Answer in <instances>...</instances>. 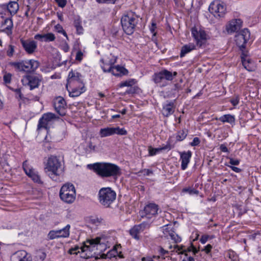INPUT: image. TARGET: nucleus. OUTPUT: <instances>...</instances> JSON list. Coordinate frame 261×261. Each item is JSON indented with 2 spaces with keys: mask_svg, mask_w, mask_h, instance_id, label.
<instances>
[{
  "mask_svg": "<svg viewBox=\"0 0 261 261\" xmlns=\"http://www.w3.org/2000/svg\"><path fill=\"white\" fill-rule=\"evenodd\" d=\"M44 170L53 180L60 181V176L63 173V170L61 163L56 156L51 155L48 158Z\"/></svg>",
  "mask_w": 261,
  "mask_h": 261,
  "instance_id": "nucleus-3",
  "label": "nucleus"
},
{
  "mask_svg": "<svg viewBox=\"0 0 261 261\" xmlns=\"http://www.w3.org/2000/svg\"><path fill=\"white\" fill-rule=\"evenodd\" d=\"M70 228V225L68 224L62 229L57 230H50L48 233V238L49 240H54L59 238L68 237Z\"/></svg>",
  "mask_w": 261,
  "mask_h": 261,
  "instance_id": "nucleus-15",
  "label": "nucleus"
},
{
  "mask_svg": "<svg viewBox=\"0 0 261 261\" xmlns=\"http://www.w3.org/2000/svg\"><path fill=\"white\" fill-rule=\"evenodd\" d=\"M55 29L58 33L62 34L65 37H66L67 39H68L67 34L61 25L60 24H57L55 26Z\"/></svg>",
  "mask_w": 261,
  "mask_h": 261,
  "instance_id": "nucleus-43",
  "label": "nucleus"
},
{
  "mask_svg": "<svg viewBox=\"0 0 261 261\" xmlns=\"http://www.w3.org/2000/svg\"><path fill=\"white\" fill-rule=\"evenodd\" d=\"M176 75L177 72L175 71L173 73H172L171 72L165 69L158 73L155 74L154 81L155 82L158 80H163L172 81L173 80V77L176 76Z\"/></svg>",
  "mask_w": 261,
  "mask_h": 261,
  "instance_id": "nucleus-19",
  "label": "nucleus"
},
{
  "mask_svg": "<svg viewBox=\"0 0 261 261\" xmlns=\"http://www.w3.org/2000/svg\"><path fill=\"white\" fill-rule=\"evenodd\" d=\"M200 142V139L198 137H195L193 139V141L190 143V145L192 146H197L199 144Z\"/></svg>",
  "mask_w": 261,
  "mask_h": 261,
  "instance_id": "nucleus-51",
  "label": "nucleus"
},
{
  "mask_svg": "<svg viewBox=\"0 0 261 261\" xmlns=\"http://www.w3.org/2000/svg\"><path fill=\"white\" fill-rule=\"evenodd\" d=\"M220 150L222 152H227V153L229 152V150H228L227 147L224 144H222L220 145Z\"/></svg>",
  "mask_w": 261,
  "mask_h": 261,
  "instance_id": "nucleus-54",
  "label": "nucleus"
},
{
  "mask_svg": "<svg viewBox=\"0 0 261 261\" xmlns=\"http://www.w3.org/2000/svg\"><path fill=\"white\" fill-rule=\"evenodd\" d=\"M187 135V131L186 130H179L176 135V140L178 141H182L185 139Z\"/></svg>",
  "mask_w": 261,
  "mask_h": 261,
  "instance_id": "nucleus-38",
  "label": "nucleus"
},
{
  "mask_svg": "<svg viewBox=\"0 0 261 261\" xmlns=\"http://www.w3.org/2000/svg\"><path fill=\"white\" fill-rule=\"evenodd\" d=\"M66 102L63 97L58 96L56 97L54 100V108L60 116H63L66 113Z\"/></svg>",
  "mask_w": 261,
  "mask_h": 261,
  "instance_id": "nucleus-13",
  "label": "nucleus"
},
{
  "mask_svg": "<svg viewBox=\"0 0 261 261\" xmlns=\"http://www.w3.org/2000/svg\"><path fill=\"white\" fill-rule=\"evenodd\" d=\"M241 58L242 64L246 70L249 71L254 70V64L248 57L247 53L243 51L241 55Z\"/></svg>",
  "mask_w": 261,
  "mask_h": 261,
  "instance_id": "nucleus-18",
  "label": "nucleus"
},
{
  "mask_svg": "<svg viewBox=\"0 0 261 261\" xmlns=\"http://www.w3.org/2000/svg\"><path fill=\"white\" fill-rule=\"evenodd\" d=\"M12 74L10 73H6L3 77L4 82H11L12 78Z\"/></svg>",
  "mask_w": 261,
  "mask_h": 261,
  "instance_id": "nucleus-50",
  "label": "nucleus"
},
{
  "mask_svg": "<svg viewBox=\"0 0 261 261\" xmlns=\"http://www.w3.org/2000/svg\"><path fill=\"white\" fill-rule=\"evenodd\" d=\"M239 99L238 97H236L230 99V102L233 106H236L239 103Z\"/></svg>",
  "mask_w": 261,
  "mask_h": 261,
  "instance_id": "nucleus-55",
  "label": "nucleus"
},
{
  "mask_svg": "<svg viewBox=\"0 0 261 261\" xmlns=\"http://www.w3.org/2000/svg\"><path fill=\"white\" fill-rule=\"evenodd\" d=\"M212 248V246L210 244L207 245L204 248L203 250L206 253H208L210 252L211 249Z\"/></svg>",
  "mask_w": 261,
  "mask_h": 261,
  "instance_id": "nucleus-57",
  "label": "nucleus"
},
{
  "mask_svg": "<svg viewBox=\"0 0 261 261\" xmlns=\"http://www.w3.org/2000/svg\"><path fill=\"white\" fill-rule=\"evenodd\" d=\"M229 163L232 165H238L240 164V161L238 159H234L233 158H229Z\"/></svg>",
  "mask_w": 261,
  "mask_h": 261,
  "instance_id": "nucleus-53",
  "label": "nucleus"
},
{
  "mask_svg": "<svg viewBox=\"0 0 261 261\" xmlns=\"http://www.w3.org/2000/svg\"><path fill=\"white\" fill-rule=\"evenodd\" d=\"M60 197L66 203H72L75 198V190L73 185L70 184L63 185L60 191Z\"/></svg>",
  "mask_w": 261,
  "mask_h": 261,
  "instance_id": "nucleus-6",
  "label": "nucleus"
},
{
  "mask_svg": "<svg viewBox=\"0 0 261 261\" xmlns=\"http://www.w3.org/2000/svg\"><path fill=\"white\" fill-rule=\"evenodd\" d=\"M23 169L26 174L32 178V179L35 182L38 184H42L40 176L38 173L34 169L31 168L29 166L27 162L25 161L23 163Z\"/></svg>",
  "mask_w": 261,
  "mask_h": 261,
  "instance_id": "nucleus-16",
  "label": "nucleus"
},
{
  "mask_svg": "<svg viewBox=\"0 0 261 261\" xmlns=\"http://www.w3.org/2000/svg\"><path fill=\"white\" fill-rule=\"evenodd\" d=\"M21 44L28 54L34 53L37 47V42L34 40L20 39Z\"/></svg>",
  "mask_w": 261,
  "mask_h": 261,
  "instance_id": "nucleus-17",
  "label": "nucleus"
},
{
  "mask_svg": "<svg viewBox=\"0 0 261 261\" xmlns=\"http://www.w3.org/2000/svg\"><path fill=\"white\" fill-rule=\"evenodd\" d=\"M55 118V115L53 113H48L44 114L39 120L38 125V128H47L49 122Z\"/></svg>",
  "mask_w": 261,
  "mask_h": 261,
  "instance_id": "nucleus-20",
  "label": "nucleus"
},
{
  "mask_svg": "<svg viewBox=\"0 0 261 261\" xmlns=\"http://www.w3.org/2000/svg\"><path fill=\"white\" fill-rule=\"evenodd\" d=\"M195 48V46L194 44L189 43L184 45L181 49L180 53V57L181 58L184 57L186 54L191 52L192 50Z\"/></svg>",
  "mask_w": 261,
  "mask_h": 261,
  "instance_id": "nucleus-30",
  "label": "nucleus"
},
{
  "mask_svg": "<svg viewBox=\"0 0 261 261\" xmlns=\"http://www.w3.org/2000/svg\"><path fill=\"white\" fill-rule=\"evenodd\" d=\"M44 34H38L35 36L34 38L37 40H39L41 41H44Z\"/></svg>",
  "mask_w": 261,
  "mask_h": 261,
  "instance_id": "nucleus-56",
  "label": "nucleus"
},
{
  "mask_svg": "<svg viewBox=\"0 0 261 261\" xmlns=\"http://www.w3.org/2000/svg\"><path fill=\"white\" fill-rule=\"evenodd\" d=\"M174 109L175 106L174 102L170 101L163 106L162 114L164 116L168 117L174 113Z\"/></svg>",
  "mask_w": 261,
  "mask_h": 261,
  "instance_id": "nucleus-26",
  "label": "nucleus"
},
{
  "mask_svg": "<svg viewBox=\"0 0 261 261\" xmlns=\"http://www.w3.org/2000/svg\"><path fill=\"white\" fill-rule=\"evenodd\" d=\"M156 23L153 21H152L151 25L150 27V31L152 34V40L154 42L156 41V38H155L156 32L155 31V30L156 28Z\"/></svg>",
  "mask_w": 261,
  "mask_h": 261,
  "instance_id": "nucleus-39",
  "label": "nucleus"
},
{
  "mask_svg": "<svg viewBox=\"0 0 261 261\" xmlns=\"http://www.w3.org/2000/svg\"><path fill=\"white\" fill-rule=\"evenodd\" d=\"M191 32L192 36L198 46L201 47L205 44L206 40V34L204 30L194 27L192 29Z\"/></svg>",
  "mask_w": 261,
  "mask_h": 261,
  "instance_id": "nucleus-12",
  "label": "nucleus"
},
{
  "mask_svg": "<svg viewBox=\"0 0 261 261\" xmlns=\"http://www.w3.org/2000/svg\"><path fill=\"white\" fill-rule=\"evenodd\" d=\"M142 232L137 225H135L129 230V233L133 238L137 240L140 239L139 234Z\"/></svg>",
  "mask_w": 261,
  "mask_h": 261,
  "instance_id": "nucleus-32",
  "label": "nucleus"
},
{
  "mask_svg": "<svg viewBox=\"0 0 261 261\" xmlns=\"http://www.w3.org/2000/svg\"><path fill=\"white\" fill-rule=\"evenodd\" d=\"M182 192H184V193L188 192L191 195H192V194L198 195L199 194V191L198 190L194 189H192L191 188H184L182 190Z\"/></svg>",
  "mask_w": 261,
  "mask_h": 261,
  "instance_id": "nucleus-42",
  "label": "nucleus"
},
{
  "mask_svg": "<svg viewBox=\"0 0 261 261\" xmlns=\"http://www.w3.org/2000/svg\"><path fill=\"white\" fill-rule=\"evenodd\" d=\"M163 232L165 237L168 238V237H170L174 231L172 230L171 225H167L164 226Z\"/></svg>",
  "mask_w": 261,
  "mask_h": 261,
  "instance_id": "nucleus-37",
  "label": "nucleus"
},
{
  "mask_svg": "<svg viewBox=\"0 0 261 261\" xmlns=\"http://www.w3.org/2000/svg\"><path fill=\"white\" fill-rule=\"evenodd\" d=\"M227 166L229 167H230L233 171H234L237 173H239L242 171V170L239 168H238V167H236L234 166H229V165H227Z\"/></svg>",
  "mask_w": 261,
  "mask_h": 261,
  "instance_id": "nucleus-59",
  "label": "nucleus"
},
{
  "mask_svg": "<svg viewBox=\"0 0 261 261\" xmlns=\"http://www.w3.org/2000/svg\"><path fill=\"white\" fill-rule=\"evenodd\" d=\"M24 86L28 87L30 90H32L35 88H38L39 84L38 83H25Z\"/></svg>",
  "mask_w": 261,
  "mask_h": 261,
  "instance_id": "nucleus-45",
  "label": "nucleus"
},
{
  "mask_svg": "<svg viewBox=\"0 0 261 261\" xmlns=\"http://www.w3.org/2000/svg\"><path fill=\"white\" fill-rule=\"evenodd\" d=\"M137 23V19L134 13L132 12L125 13L121 17L122 29L127 35H130L133 34Z\"/></svg>",
  "mask_w": 261,
  "mask_h": 261,
  "instance_id": "nucleus-4",
  "label": "nucleus"
},
{
  "mask_svg": "<svg viewBox=\"0 0 261 261\" xmlns=\"http://www.w3.org/2000/svg\"><path fill=\"white\" fill-rule=\"evenodd\" d=\"M159 210L158 205L154 203H149L144 209L139 212L141 218L151 219L157 215Z\"/></svg>",
  "mask_w": 261,
  "mask_h": 261,
  "instance_id": "nucleus-9",
  "label": "nucleus"
},
{
  "mask_svg": "<svg viewBox=\"0 0 261 261\" xmlns=\"http://www.w3.org/2000/svg\"><path fill=\"white\" fill-rule=\"evenodd\" d=\"M101 137H105L114 135V127H106L101 128L100 130Z\"/></svg>",
  "mask_w": 261,
  "mask_h": 261,
  "instance_id": "nucleus-33",
  "label": "nucleus"
},
{
  "mask_svg": "<svg viewBox=\"0 0 261 261\" xmlns=\"http://www.w3.org/2000/svg\"><path fill=\"white\" fill-rule=\"evenodd\" d=\"M55 1L58 4V6L60 7H61V8H64L67 4L66 0H55Z\"/></svg>",
  "mask_w": 261,
  "mask_h": 261,
  "instance_id": "nucleus-49",
  "label": "nucleus"
},
{
  "mask_svg": "<svg viewBox=\"0 0 261 261\" xmlns=\"http://www.w3.org/2000/svg\"><path fill=\"white\" fill-rule=\"evenodd\" d=\"M66 88L71 97H77L85 92L86 88L83 83H67Z\"/></svg>",
  "mask_w": 261,
  "mask_h": 261,
  "instance_id": "nucleus-7",
  "label": "nucleus"
},
{
  "mask_svg": "<svg viewBox=\"0 0 261 261\" xmlns=\"http://www.w3.org/2000/svg\"><path fill=\"white\" fill-rule=\"evenodd\" d=\"M101 238L97 237L95 239H92L87 241V243L89 244V245H85L81 248L82 254L81 257L83 258H89L90 257V255L87 254H83V253L87 250L92 251L94 250V248L97 247L98 245H101L100 243Z\"/></svg>",
  "mask_w": 261,
  "mask_h": 261,
  "instance_id": "nucleus-10",
  "label": "nucleus"
},
{
  "mask_svg": "<svg viewBox=\"0 0 261 261\" xmlns=\"http://www.w3.org/2000/svg\"><path fill=\"white\" fill-rule=\"evenodd\" d=\"M12 261H32L27 252L24 250H19L15 252L12 257Z\"/></svg>",
  "mask_w": 261,
  "mask_h": 261,
  "instance_id": "nucleus-23",
  "label": "nucleus"
},
{
  "mask_svg": "<svg viewBox=\"0 0 261 261\" xmlns=\"http://www.w3.org/2000/svg\"><path fill=\"white\" fill-rule=\"evenodd\" d=\"M160 252L161 254V255H164L166 254H167L168 252V251H166L165 249H164L163 248H161L160 249Z\"/></svg>",
  "mask_w": 261,
  "mask_h": 261,
  "instance_id": "nucleus-63",
  "label": "nucleus"
},
{
  "mask_svg": "<svg viewBox=\"0 0 261 261\" xmlns=\"http://www.w3.org/2000/svg\"><path fill=\"white\" fill-rule=\"evenodd\" d=\"M208 9L210 12L215 17H223L226 12L225 5L220 2L211 3Z\"/></svg>",
  "mask_w": 261,
  "mask_h": 261,
  "instance_id": "nucleus-11",
  "label": "nucleus"
},
{
  "mask_svg": "<svg viewBox=\"0 0 261 261\" xmlns=\"http://www.w3.org/2000/svg\"><path fill=\"white\" fill-rule=\"evenodd\" d=\"M7 9L11 15H14L19 9V5L16 2H10L7 5Z\"/></svg>",
  "mask_w": 261,
  "mask_h": 261,
  "instance_id": "nucleus-31",
  "label": "nucleus"
},
{
  "mask_svg": "<svg viewBox=\"0 0 261 261\" xmlns=\"http://www.w3.org/2000/svg\"><path fill=\"white\" fill-rule=\"evenodd\" d=\"M89 148L91 150H95L96 149V146L94 145H93L92 143L91 142H90L89 143Z\"/></svg>",
  "mask_w": 261,
  "mask_h": 261,
  "instance_id": "nucleus-62",
  "label": "nucleus"
},
{
  "mask_svg": "<svg viewBox=\"0 0 261 261\" xmlns=\"http://www.w3.org/2000/svg\"><path fill=\"white\" fill-rule=\"evenodd\" d=\"M14 52V46L10 45L9 46V49L7 50V54L9 57H12Z\"/></svg>",
  "mask_w": 261,
  "mask_h": 261,
  "instance_id": "nucleus-47",
  "label": "nucleus"
},
{
  "mask_svg": "<svg viewBox=\"0 0 261 261\" xmlns=\"http://www.w3.org/2000/svg\"><path fill=\"white\" fill-rule=\"evenodd\" d=\"M110 72L116 76H121L126 75L128 73V70L123 66L117 65L113 66Z\"/></svg>",
  "mask_w": 261,
  "mask_h": 261,
  "instance_id": "nucleus-25",
  "label": "nucleus"
},
{
  "mask_svg": "<svg viewBox=\"0 0 261 261\" xmlns=\"http://www.w3.org/2000/svg\"><path fill=\"white\" fill-rule=\"evenodd\" d=\"M170 238L174 241L175 243H178L180 242L181 240V238L178 236L177 234L175 233V232H173V233L171 235L170 237Z\"/></svg>",
  "mask_w": 261,
  "mask_h": 261,
  "instance_id": "nucleus-46",
  "label": "nucleus"
},
{
  "mask_svg": "<svg viewBox=\"0 0 261 261\" xmlns=\"http://www.w3.org/2000/svg\"><path fill=\"white\" fill-rule=\"evenodd\" d=\"M192 251V248L191 247V246L187 248V250H184L182 252H181L180 253L184 254L185 253V254L186 256H188V254L186 253L187 252H191Z\"/></svg>",
  "mask_w": 261,
  "mask_h": 261,
  "instance_id": "nucleus-61",
  "label": "nucleus"
},
{
  "mask_svg": "<svg viewBox=\"0 0 261 261\" xmlns=\"http://www.w3.org/2000/svg\"><path fill=\"white\" fill-rule=\"evenodd\" d=\"M250 33L248 29H244L235 36L237 45L241 48H245L247 41L249 39Z\"/></svg>",
  "mask_w": 261,
  "mask_h": 261,
  "instance_id": "nucleus-8",
  "label": "nucleus"
},
{
  "mask_svg": "<svg viewBox=\"0 0 261 261\" xmlns=\"http://www.w3.org/2000/svg\"><path fill=\"white\" fill-rule=\"evenodd\" d=\"M219 120L223 123L228 122L231 124L234 122L235 118L234 116L230 114H226L220 117Z\"/></svg>",
  "mask_w": 261,
  "mask_h": 261,
  "instance_id": "nucleus-35",
  "label": "nucleus"
},
{
  "mask_svg": "<svg viewBox=\"0 0 261 261\" xmlns=\"http://www.w3.org/2000/svg\"><path fill=\"white\" fill-rule=\"evenodd\" d=\"M116 197L115 192L109 187L101 188L98 193L99 202L106 207L110 206V205L116 199Z\"/></svg>",
  "mask_w": 261,
  "mask_h": 261,
  "instance_id": "nucleus-5",
  "label": "nucleus"
},
{
  "mask_svg": "<svg viewBox=\"0 0 261 261\" xmlns=\"http://www.w3.org/2000/svg\"><path fill=\"white\" fill-rule=\"evenodd\" d=\"M82 75L75 70H71L68 74V79L73 82H78L81 80Z\"/></svg>",
  "mask_w": 261,
  "mask_h": 261,
  "instance_id": "nucleus-34",
  "label": "nucleus"
},
{
  "mask_svg": "<svg viewBox=\"0 0 261 261\" xmlns=\"http://www.w3.org/2000/svg\"><path fill=\"white\" fill-rule=\"evenodd\" d=\"M79 248H80L78 246H75L74 247L71 248V249H70L69 250L68 253H69L70 254H77L78 253H80V251H78L77 252H76V251L77 250H79Z\"/></svg>",
  "mask_w": 261,
  "mask_h": 261,
  "instance_id": "nucleus-48",
  "label": "nucleus"
},
{
  "mask_svg": "<svg viewBox=\"0 0 261 261\" xmlns=\"http://www.w3.org/2000/svg\"><path fill=\"white\" fill-rule=\"evenodd\" d=\"M13 90H14L16 93V98L18 99L19 102V107H21V106L22 103H27L29 102V99L24 97L23 95L21 93V88H18L13 89H12Z\"/></svg>",
  "mask_w": 261,
  "mask_h": 261,
  "instance_id": "nucleus-28",
  "label": "nucleus"
},
{
  "mask_svg": "<svg viewBox=\"0 0 261 261\" xmlns=\"http://www.w3.org/2000/svg\"><path fill=\"white\" fill-rule=\"evenodd\" d=\"M208 239V236H203L201 237L200 239V242L202 244H205Z\"/></svg>",
  "mask_w": 261,
  "mask_h": 261,
  "instance_id": "nucleus-60",
  "label": "nucleus"
},
{
  "mask_svg": "<svg viewBox=\"0 0 261 261\" xmlns=\"http://www.w3.org/2000/svg\"><path fill=\"white\" fill-rule=\"evenodd\" d=\"M2 25H6L7 27L4 30L8 35H11L12 34V28L13 27V21L11 18H7L2 22Z\"/></svg>",
  "mask_w": 261,
  "mask_h": 261,
  "instance_id": "nucleus-29",
  "label": "nucleus"
},
{
  "mask_svg": "<svg viewBox=\"0 0 261 261\" xmlns=\"http://www.w3.org/2000/svg\"><path fill=\"white\" fill-rule=\"evenodd\" d=\"M191 247L192 248V251L193 252L194 254H196V253H198V250H197V249L192 244L191 245Z\"/></svg>",
  "mask_w": 261,
  "mask_h": 261,
  "instance_id": "nucleus-64",
  "label": "nucleus"
},
{
  "mask_svg": "<svg viewBox=\"0 0 261 261\" xmlns=\"http://www.w3.org/2000/svg\"><path fill=\"white\" fill-rule=\"evenodd\" d=\"M241 24L240 19L233 20L226 26V30L228 34H232L241 29Z\"/></svg>",
  "mask_w": 261,
  "mask_h": 261,
  "instance_id": "nucleus-22",
  "label": "nucleus"
},
{
  "mask_svg": "<svg viewBox=\"0 0 261 261\" xmlns=\"http://www.w3.org/2000/svg\"><path fill=\"white\" fill-rule=\"evenodd\" d=\"M73 24L74 27L76 28L77 34L79 35L83 34L84 29L82 25V22L80 19H75Z\"/></svg>",
  "mask_w": 261,
  "mask_h": 261,
  "instance_id": "nucleus-36",
  "label": "nucleus"
},
{
  "mask_svg": "<svg viewBox=\"0 0 261 261\" xmlns=\"http://www.w3.org/2000/svg\"><path fill=\"white\" fill-rule=\"evenodd\" d=\"M137 225L140 228L141 230L143 231L145 229H148L150 227V224L147 222H143Z\"/></svg>",
  "mask_w": 261,
  "mask_h": 261,
  "instance_id": "nucleus-44",
  "label": "nucleus"
},
{
  "mask_svg": "<svg viewBox=\"0 0 261 261\" xmlns=\"http://www.w3.org/2000/svg\"><path fill=\"white\" fill-rule=\"evenodd\" d=\"M172 148V147L170 144L160 147V148H153L151 146L148 147V152L150 156H153L156 154L160 151L163 150L168 149L170 150Z\"/></svg>",
  "mask_w": 261,
  "mask_h": 261,
  "instance_id": "nucleus-27",
  "label": "nucleus"
},
{
  "mask_svg": "<svg viewBox=\"0 0 261 261\" xmlns=\"http://www.w3.org/2000/svg\"><path fill=\"white\" fill-rule=\"evenodd\" d=\"M117 58L112 54L106 56L100 60L101 67L104 72H110L113 65L116 62Z\"/></svg>",
  "mask_w": 261,
  "mask_h": 261,
  "instance_id": "nucleus-14",
  "label": "nucleus"
},
{
  "mask_svg": "<svg viewBox=\"0 0 261 261\" xmlns=\"http://www.w3.org/2000/svg\"><path fill=\"white\" fill-rule=\"evenodd\" d=\"M39 62L33 59L21 60L9 63V65L13 68L15 71L27 73L21 82H23L24 80L28 82H41L42 80V76L34 73L39 67Z\"/></svg>",
  "mask_w": 261,
  "mask_h": 261,
  "instance_id": "nucleus-1",
  "label": "nucleus"
},
{
  "mask_svg": "<svg viewBox=\"0 0 261 261\" xmlns=\"http://www.w3.org/2000/svg\"><path fill=\"white\" fill-rule=\"evenodd\" d=\"M44 42H51L54 41L55 39V36L51 33H48L44 34Z\"/></svg>",
  "mask_w": 261,
  "mask_h": 261,
  "instance_id": "nucleus-40",
  "label": "nucleus"
},
{
  "mask_svg": "<svg viewBox=\"0 0 261 261\" xmlns=\"http://www.w3.org/2000/svg\"><path fill=\"white\" fill-rule=\"evenodd\" d=\"M101 177H117L121 173V169L116 164L110 163H96L88 165Z\"/></svg>",
  "mask_w": 261,
  "mask_h": 261,
  "instance_id": "nucleus-2",
  "label": "nucleus"
},
{
  "mask_svg": "<svg viewBox=\"0 0 261 261\" xmlns=\"http://www.w3.org/2000/svg\"><path fill=\"white\" fill-rule=\"evenodd\" d=\"M38 256H39L40 258L42 260H44L46 257V254L43 252H39L38 253Z\"/></svg>",
  "mask_w": 261,
  "mask_h": 261,
  "instance_id": "nucleus-58",
  "label": "nucleus"
},
{
  "mask_svg": "<svg viewBox=\"0 0 261 261\" xmlns=\"http://www.w3.org/2000/svg\"><path fill=\"white\" fill-rule=\"evenodd\" d=\"M119 87L120 88H126L124 94L138 93L140 90L138 87L134 84H130V83H121L119 85Z\"/></svg>",
  "mask_w": 261,
  "mask_h": 261,
  "instance_id": "nucleus-21",
  "label": "nucleus"
},
{
  "mask_svg": "<svg viewBox=\"0 0 261 261\" xmlns=\"http://www.w3.org/2000/svg\"><path fill=\"white\" fill-rule=\"evenodd\" d=\"M114 134L119 135H126L127 131L123 128H120L119 127H114Z\"/></svg>",
  "mask_w": 261,
  "mask_h": 261,
  "instance_id": "nucleus-41",
  "label": "nucleus"
},
{
  "mask_svg": "<svg viewBox=\"0 0 261 261\" xmlns=\"http://www.w3.org/2000/svg\"><path fill=\"white\" fill-rule=\"evenodd\" d=\"M180 160L181 161V168L182 170H185L188 167L190 162V159L192 156V152L191 151L187 152H182L180 154Z\"/></svg>",
  "mask_w": 261,
  "mask_h": 261,
  "instance_id": "nucleus-24",
  "label": "nucleus"
},
{
  "mask_svg": "<svg viewBox=\"0 0 261 261\" xmlns=\"http://www.w3.org/2000/svg\"><path fill=\"white\" fill-rule=\"evenodd\" d=\"M83 54L81 50L77 51L75 57V59L77 61H81L83 59Z\"/></svg>",
  "mask_w": 261,
  "mask_h": 261,
  "instance_id": "nucleus-52",
  "label": "nucleus"
}]
</instances>
